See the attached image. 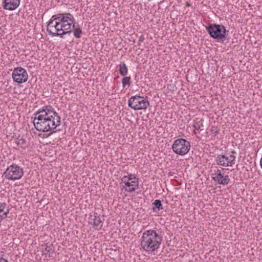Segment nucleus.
I'll use <instances>...</instances> for the list:
<instances>
[{"mask_svg":"<svg viewBox=\"0 0 262 262\" xmlns=\"http://www.w3.org/2000/svg\"><path fill=\"white\" fill-rule=\"evenodd\" d=\"M6 206V203L0 202V221L6 219L9 213V210H7V211H4Z\"/></svg>","mask_w":262,"mask_h":262,"instance_id":"nucleus-15","label":"nucleus"},{"mask_svg":"<svg viewBox=\"0 0 262 262\" xmlns=\"http://www.w3.org/2000/svg\"><path fill=\"white\" fill-rule=\"evenodd\" d=\"M58 15V19L57 20L60 24L62 33H65V34H70L75 28V20L74 16L70 13H60Z\"/></svg>","mask_w":262,"mask_h":262,"instance_id":"nucleus-3","label":"nucleus"},{"mask_svg":"<svg viewBox=\"0 0 262 262\" xmlns=\"http://www.w3.org/2000/svg\"><path fill=\"white\" fill-rule=\"evenodd\" d=\"M162 241L161 236L155 230H147L143 233L140 245L143 250L152 253L159 248Z\"/></svg>","mask_w":262,"mask_h":262,"instance_id":"nucleus-2","label":"nucleus"},{"mask_svg":"<svg viewBox=\"0 0 262 262\" xmlns=\"http://www.w3.org/2000/svg\"><path fill=\"white\" fill-rule=\"evenodd\" d=\"M211 131H212V132H213V127H212Z\"/></svg>","mask_w":262,"mask_h":262,"instance_id":"nucleus-28","label":"nucleus"},{"mask_svg":"<svg viewBox=\"0 0 262 262\" xmlns=\"http://www.w3.org/2000/svg\"><path fill=\"white\" fill-rule=\"evenodd\" d=\"M128 105L135 110H145L149 105V102L147 97L136 95L129 99Z\"/></svg>","mask_w":262,"mask_h":262,"instance_id":"nucleus-8","label":"nucleus"},{"mask_svg":"<svg viewBox=\"0 0 262 262\" xmlns=\"http://www.w3.org/2000/svg\"><path fill=\"white\" fill-rule=\"evenodd\" d=\"M0 262H9L8 260L3 258L0 257Z\"/></svg>","mask_w":262,"mask_h":262,"instance_id":"nucleus-26","label":"nucleus"},{"mask_svg":"<svg viewBox=\"0 0 262 262\" xmlns=\"http://www.w3.org/2000/svg\"><path fill=\"white\" fill-rule=\"evenodd\" d=\"M58 14L52 16L48 23L47 30L52 36H60L61 38H63L65 33H62V29H60V24L57 20L58 19Z\"/></svg>","mask_w":262,"mask_h":262,"instance_id":"nucleus-5","label":"nucleus"},{"mask_svg":"<svg viewBox=\"0 0 262 262\" xmlns=\"http://www.w3.org/2000/svg\"><path fill=\"white\" fill-rule=\"evenodd\" d=\"M119 73L120 74L123 76H125L127 75L128 72V69L124 62H121L119 65Z\"/></svg>","mask_w":262,"mask_h":262,"instance_id":"nucleus-17","label":"nucleus"},{"mask_svg":"<svg viewBox=\"0 0 262 262\" xmlns=\"http://www.w3.org/2000/svg\"><path fill=\"white\" fill-rule=\"evenodd\" d=\"M138 188V186L137 187L136 186H130V187H128V189H126L125 190L127 191L128 192H133V191H134Z\"/></svg>","mask_w":262,"mask_h":262,"instance_id":"nucleus-22","label":"nucleus"},{"mask_svg":"<svg viewBox=\"0 0 262 262\" xmlns=\"http://www.w3.org/2000/svg\"><path fill=\"white\" fill-rule=\"evenodd\" d=\"M12 76L14 82L20 84L27 81L28 74L25 69L17 67L14 69Z\"/></svg>","mask_w":262,"mask_h":262,"instance_id":"nucleus-10","label":"nucleus"},{"mask_svg":"<svg viewBox=\"0 0 262 262\" xmlns=\"http://www.w3.org/2000/svg\"><path fill=\"white\" fill-rule=\"evenodd\" d=\"M222 173L221 170L219 169H217L216 170H214V173L212 174L213 176H218V175L221 174Z\"/></svg>","mask_w":262,"mask_h":262,"instance_id":"nucleus-24","label":"nucleus"},{"mask_svg":"<svg viewBox=\"0 0 262 262\" xmlns=\"http://www.w3.org/2000/svg\"><path fill=\"white\" fill-rule=\"evenodd\" d=\"M23 168L16 164H13L8 167L4 172L5 178L9 180H19L24 175Z\"/></svg>","mask_w":262,"mask_h":262,"instance_id":"nucleus-6","label":"nucleus"},{"mask_svg":"<svg viewBox=\"0 0 262 262\" xmlns=\"http://www.w3.org/2000/svg\"><path fill=\"white\" fill-rule=\"evenodd\" d=\"M130 83V77H124L122 79V84L123 88H125L126 85H129Z\"/></svg>","mask_w":262,"mask_h":262,"instance_id":"nucleus-19","label":"nucleus"},{"mask_svg":"<svg viewBox=\"0 0 262 262\" xmlns=\"http://www.w3.org/2000/svg\"><path fill=\"white\" fill-rule=\"evenodd\" d=\"M144 37L143 35H141L140 36L139 38V41L140 42H142L144 41Z\"/></svg>","mask_w":262,"mask_h":262,"instance_id":"nucleus-25","label":"nucleus"},{"mask_svg":"<svg viewBox=\"0 0 262 262\" xmlns=\"http://www.w3.org/2000/svg\"><path fill=\"white\" fill-rule=\"evenodd\" d=\"M92 218L89 223L92 225L93 227L97 230H100L103 226L102 221L101 220L100 216L97 213H94L93 216H91Z\"/></svg>","mask_w":262,"mask_h":262,"instance_id":"nucleus-11","label":"nucleus"},{"mask_svg":"<svg viewBox=\"0 0 262 262\" xmlns=\"http://www.w3.org/2000/svg\"><path fill=\"white\" fill-rule=\"evenodd\" d=\"M192 126L196 130H199L202 126H203V120L202 119L196 118L193 120Z\"/></svg>","mask_w":262,"mask_h":262,"instance_id":"nucleus-16","label":"nucleus"},{"mask_svg":"<svg viewBox=\"0 0 262 262\" xmlns=\"http://www.w3.org/2000/svg\"><path fill=\"white\" fill-rule=\"evenodd\" d=\"M73 33H74V36L76 38H79L81 37V34L82 33V30L80 28H74V30H73Z\"/></svg>","mask_w":262,"mask_h":262,"instance_id":"nucleus-20","label":"nucleus"},{"mask_svg":"<svg viewBox=\"0 0 262 262\" xmlns=\"http://www.w3.org/2000/svg\"><path fill=\"white\" fill-rule=\"evenodd\" d=\"M121 182L124 183L126 186L128 187H130V186H136L138 187V179L136 177H134V180L130 182L129 181L126 180V177L124 176L121 179Z\"/></svg>","mask_w":262,"mask_h":262,"instance_id":"nucleus-14","label":"nucleus"},{"mask_svg":"<svg viewBox=\"0 0 262 262\" xmlns=\"http://www.w3.org/2000/svg\"><path fill=\"white\" fill-rule=\"evenodd\" d=\"M126 177V180L128 181H133L134 177H136L135 175L133 174H129L128 176H125Z\"/></svg>","mask_w":262,"mask_h":262,"instance_id":"nucleus-23","label":"nucleus"},{"mask_svg":"<svg viewBox=\"0 0 262 262\" xmlns=\"http://www.w3.org/2000/svg\"><path fill=\"white\" fill-rule=\"evenodd\" d=\"M190 6V4L188 2H186V6L189 7Z\"/></svg>","mask_w":262,"mask_h":262,"instance_id":"nucleus-27","label":"nucleus"},{"mask_svg":"<svg viewBox=\"0 0 262 262\" xmlns=\"http://www.w3.org/2000/svg\"><path fill=\"white\" fill-rule=\"evenodd\" d=\"M33 123L38 132L45 133L51 131L59 126L61 118L51 105H46L34 114Z\"/></svg>","mask_w":262,"mask_h":262,"instance_id":"nucleus-1","label":"nucleus"},{"mask_svg":"<svg viewBox=\"0 0 262 262\" xmlns=\"http://www.w3.org/2000/svg\"><path fill=\"white\" fill-rule=\"evenodd\" d=\"M15 142L17 146L20 147L22 148H26L27 147L26 141L23 138H16L15 140Z\"/></svg>","mask_w":262,"mask_h":262,"instance_id":"nucleus-18","label":"nucleus"},{"mask_svg":"<svg viewBox=\"0 0 262 262\" xmlns=\"http://www.w3.org/2000/svg\"><path fill=\"white\" fill-rule=\"evenodd\" d=\"M217 165L223 167H231L234 164L235 156L229 153L218 155L215 159Z\"/></svg>","mask_w":262,"mask_h":262,"instance_id":"nucleus-9","label":"nucleus"},{"mask_svg":"<svg viewBox=\"0 0 262 262\" xmlns=\"http://www.w3.org/2000/svg\"><path fill=\"white\" fill-rule=\"evenodd\" d=\"M190 149V143L187 140L180 138L176 140L172 145L173 151L177 155L184 156L187 154Z\"/></svg>","mask_w":262,"mask_h":262,"instance_id":"nucleus-7","label":"nucleus"},{"mask_svg":"<svg viewBox=\"0 0 262 262\" xmlns=\"http://www.w3.org/2000/svg\"><path fill=\"white\" fill-rule=\"evenodd\" d=\"M206 29L210 36L214 39H222L224 41L226 38V30L223 25L209 24Z\"/></svg>","mask_w":262,"mask_h":262,"instance_id":"nucleus-4","label":"nucleus"},{"mask_svg":"<svg viewBox=\"0 0 262 262\" xmlns=\"http://www.w3.org/2000/svg\"><path fill=\"white\" fill-rule=\"evenodd\" d=\"M212 179L218 184L223 185H227L230 182V179L228 175H224L223 173L218 176H212Z\"/></svg>","mask_w":262,"mask_h":262,"instance_id":"nucleus-12","label":"nucleus"},{"mask_svg":"<svg viewBox=\"0 0 262 262\" xmlns=\"http://www.w3.org/2000/svg\"><path fill=\"white\" fill-rule=\"evenodd\" d=\"M20 1H3V6L6 10H13L19 5Z\"/></svg>","mask_w":262,"mask_h":262,"instance_id":"nucleus-13","label":"nucleus"},{"mask_svg":"<svg viewBox=\"0 0 262 262\" xmlns=\"http://www.w3.org/2000/svg\"><path fill=\"white\" fill-rule=\"evenodd\" d=\"M153 205L155 206V207L158 209V210H162L163 209L161 201L160 200H156L154 202Z\"/></svg>","mask_w":262,"mask_h":262,"instance_id":"nucleus-21","label":"nucleus"}]
</instances>
